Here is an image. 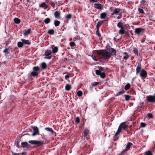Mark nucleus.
Instances as JSON below:
<instances>
[{
  "instance_id": "obj_7",
  "label": "nucleus",
  "mask_w": 155,
  "mask_h": 155,
  "mask_svg": "<svg viewBox=\"0 0 155 155\" xmlns=\"http://www.w3.org/2000/svg\"><path fill=\"white\" fill-rule=\"evenodd\" d=\"M52 53L51 51L50 50H46L45 53L44 55L46 57V58L48 59H51V58L52 56L51 55Z\"/></svg>"
},
{
  "instance_id": "obj_8",
  "label": "nucleus",
  "mask_w": 155,
  "mask_h": 155,
  "mask_svg": "<svg viewBox=\"0 0 155 155\" xmlns=\"http://www.w3.org/2000/svg\"><path fill=\"white\" fill-rule=\"evenodd\" d=\"M134 32L138 35H140L141 34L144 32V29L141 28H137L135 29Z\"/></svg>"
},
{
  "instance_id": "obj_10",
  "label": "nucleus",
  "mask_w": 155,
  "mask_h": 155,
  "mask_svg": "<svg viewBox=\"0 0 155 155\" xmlns=\"http://www.w3.org/2000/svg\"><path fill=\"white\" fill-rule=\"evenodd\" d=\"M95 71L96 74L98 75H100L101 78L104 79L106 77V75L104 72H101L100 70H96Z\"/></svg>"
},
{
  "instance_id": "obj_6",
  "label": "nucleus",
  "mask_w": 155,
  "mask_h": 155,
  "mask_svg": "<svg viewBox=\"0 0 155 155\" xmlns=\"http://www.w3.org/2000/svg\"><path fill=\"white\" fill-rule=\"evenodd\" d=\"M146 98L148 102L153 103H155V95L147 96Z\"/></svg>"
},
{
  "instance_id": "obj_37",
  "label": "nucleus",
  "mask_w": 155,
  "mask_h": 155,
  "mask_svg": "<svg viewBox=\"0 0 155 155\" xmlns=\"http://www.w3.org/2000/svg\"><path fill=\"white\" fill-rule=\"evenodd\" d=\"M18 46L19 48H21L23 45V42L21 41L19 42L18 43Z\"/></svg>"
},
{
  "instance_id": "obj_2",
  "label": "nucleus",
  "mask_w": 155,
  "mask_h": 155,
  "mask_svg": "<svg viewBox=\"0 0 155 155\" xmlns=\"http://www.w3.org/2000/svg\"><path fill=\"white\" fill-rule=\"evenodd\" d=\"M97 53L101 55V58L106 60H108L111 56V54L106 50H99L97 51Z\"/></svg>"
},
{
  "instance_id": "obj_17",
  "label": "nucleus",
  "mask_w": 155,
  "mask_h": 155,
  "mask_svg": "<svg viewBox=\"0 0 155 155\" xmlns=\"http://www.w3.org/2000/svg\"><path fill=\"white\" fill-rule=\"evenodd\" d=\"M21 41L24 44L28 45H30L31 44V43L28 40H25L22 39H21Z\"/></svg>"
},
{
  "instance_id": "obj_56",
  "label": "nucleus",
  "mask_w": 155,
  "mask_h": 155,
  "mask_svg": "<svg viewBox=\"0 0 155 155\" xmlns=\"http://www.w3.org/2000/svg\"><path fill=\"white\" fill-rule=\"evenodd\" d=\"M50 5L52 7H54L55 6V4L53 2H51Z\"/></svg>"
},
{
  "instance_id": "obj_51",
  "label": "nucleus",
  "mask_w": 155,
  "mask_h": 155,
  "mask_svg": "<svg viewBox=\"0 0 155 155\" xmlns=\"http://www.w3.org/2000/svg\"><path fill=\"white\" fill-rule=\"evenodd\" d=\"M140 125L141 127H144L146 126V124L145 123L142 122L140 123Z\"/></svg>"
},
{
  "instance_id": "obj_33",
  "label": "nucleus",
  "mask_w": 155,
  "mask_h": 155,
  "mask_svg": "<svg viewBox=\"0 0 155 155\" xmlns=\"http://www.w3.org/2000/svg\"><path fill=\"white\" fill-rule=\"evenodd\" d=\"M130 87V85L129 83H127V84L124 86V89L125 90H127L129 89Z\"/></svg>"
},
{
  "instance_id": "obj_14",
  "label": "nucleus",
  "mask_w": 155,
  "mask_h": 155,
  "mask_svg": "<svg viewBox=\"0 0 155 155\" xmlns=\"http://www.w3.org/2000/svg\"><path fill=\"white\" fill-rule=\"evenodd\" d=\"M94 7L95 8L99 10L103 9V6L100 4H94Z\"/></svg>"
},
{
  "instance_id": "obj_23",
  "label": "nucleus",
  "mask_w": 155,
  "mask_h": 155,
  "mask_svg": "<svg viewBox=\"0 0 155 155\" xmlns=\"http://www.w3.org/2000/svg\"><path fill=\"white\" fill-rule=\"evenodd\" d=\"M45 130L51 132L52 134H53L54 132L51 128L46 127L45 128Z\"/></svg>"
},
{
  "instance_id": "obj_59",
  "label": "nucleus",
  "mask_w": 155,
  "mask_h": 155,
  "mask_svg": "<svg viewBox=\"0 0 155 155\" xmlns=\"http://www.w3.org/2000/svg\"><path fill=\"white\" fill-rule=\"evenodd\" d=\"M145 38H143L141 40V42L142 43H143L145 41Z\"/></svg>"
},
{
  "instance_id": "obj_52",
  "label": "nucleus",
  "mask_w": 155,
  "mask_h": 155,
  "mask_svg": "<svg viewBox=\"0 0 155 155\" xmlns=\"http://www.w3.org/2000/svg\"><path fill=\"white\" fill-rule=\"evenodd\" d=\"M91 57H92V59L96 61H97L98 60L96 58V57L95 55H92L91 56Z\"/></svg>"
},
{
  "instance_id": "obj_45",
  "label": "nucleus",
  "mask_w": 155,
  "mask_h": 155,
  "mask_svg": "<svg viewBox=\"0 0 155 155\" xmlns=\"http://www.w3.org/2000/svg\"><path fill=\"white\" fill-rule=\"evenodd\" d=\"M145 2H146V1H145L144 0H142L140 2V3L141 5L144 6L145 5Z\"/></svg>"
},
{
  "instance_id": "obj_63",
  "label": "nucleus",
  "mask_w": 155,
  "mask_h": 155,
  "mask_svg": "<svg viewBox=\"0 0 155 155\" xmlns=\"http://www.w3.org/2000/svg\"><path fill=\"white\" fill-rule=\"evenodd\" d=\"M26 153L25 152H23L22 153H21V155H24V154H25Z\"/></svg>"
},
{
  "instance_id": "obj_61",
  "label": "nucleus",
  "mask_w": 155,
  "mask_h": 155,
  "mask_svg": "<svg viewBox=\"0 0 155 155\" xmlns=\"http://www.w3.org/2000/svg\"><path fill=\"white\" fill-rule=\"evenodd\" d=\"M51 2L50 0H45V2L46 3H48V2Z\"/></svg>"
},
{
  "instance_id": "obj_55",
  "label": "nucleus",
  "mask_w": 155,
  "mask_h": 155,
  "mask_svg": "<svg viewBox=\"0 0 155 155\" xmlns=\"http://www.w3.org/2000/svg\"><path fill=\"white\" fill-rule=\"evenodd\" d=\"M100 70V71H104V68L101 67H99V70Z\"/></svg>"
},
{
  "instance_id": "obj_43",
  "label": "nucleus",
  "mask_w": 155,
  "mask_h": 155,
  "mask_svg": "<svg viewBox=\"0 0 155 155\" xmlns=\"http://www.w3.org/2000/svg\"><path fill=\"white\" fill-rule=\"evenodd\" d=\"M72 15L71 14H68L66 15L65 17L68 19H70L71 18Z\"/></svg>"
},
{
  "instance_id": "obj_32",
  "label": "nucleus",
  "mask_w": 155,
  "mask_h": 155,
  "mask_svg": "<svg viewBox=\"0 0 155 155\" xmlns=\"http://www.w3.org/2000/svg\"><path fill=\"white\" fill-rule=\"evenodd\" d=\"M119 33L120 34L122 35L125 33V30L124 28H121L119 31Z\"/></svg>"
},
{
  "instance_id": "obj_48",
  "label": "nucleus",
  "mask_w": 155,
  "mask_h": 155,
  "mask_svg": "<svg viewBox=\"0 0 155 155\" xmlns=\"http://www.w3.org/2000/svg\"><path fill=\"white\" fill-rule=\"evenodd\" d=\"M99 29H97V30L96 31V34L98 37H100L101 35L99 31Z\"/></svg>"
},
{
  "instance_id": "obj_4",
  "label": "nucleus",
  "mask_w": 155,
  "mask_h": 155,
  "mask_svg": "<svg viewBox=\"0 0 155 155\" xmlns=\"http://www.w3.org/2000/svg\"><path fill=\"white\" fill-rule=\"evenodd\" d=\"M33 71L31 73V76L35 77L38 75L40 72V68L38 66H34L33 68Z\"/></svg>"
},
{
  "instance_id": "obj_3",
  "label": "nucleus",
  "mask_w": 155,
  "mask_h": 155,
  "mask_svg": "<svg viewBox=\"0 0 155 155\" xmlns=\"http://www.w3.org/2000/svg\"><path fill=\"white\" fill-rule=\"evenodd\" d=\"M128 125L126 124V122L121 123L118 127V130L114 135V137H116L121 132L122 130H125L127 127Z\"/></svg>"
},
{
  "instance_id": "obj_24",
  "label": "nucleus",
  "mask_w": 155,
  "mask_h": 155,
  "mask_svg": "<svg viewBox=\"0 0 155 155\" xmlns=\"http://www.w3.org/2000/svg\"><path fill=\"white\" fill-rule=\"evenodd\" d=\"M54 31L53 29L49 30L48 32V33L51 35H53L54 34Z\"/></svg>"
},
{
  "instance_id": "obj_41",
  "label": "nucleus",
  "mask_w": 155,
  "mask_h": 155,
  "mask_svg": "<svg viewBox=\"0 0 155 155\" xmlns=\"http://www.w3.org/2000/svg\"><path fill=\"white\" fill-rule=\"evenodd\" d=\"M75 122L77 124H79L80 122V119L79 117H77L75 119Z\"/></svg>"
},
{
  "instance_id": "obj_54",
  "label": "nucleus",
  "mask_w": 155,
  "mask_h": 155,
  "mask_svg": "<svg viewBox=\"0 0 155 155\" xmlns=\"http://www.w3.org/2000/svg\"><path fill=\"white\" fill-rule=\"evenodd\" d=\"M69 75L70 74L68 73L67 75H66L65 76V79L66 80H67L69 77Z\"/></svg>"
},
{
  "instance_id": "obj_39",
  "label": "nucleus",
  "mask_w": 155,
  "mask_h": 155,
  "mask_svg": "<svg viewBox=\"0 0 155 155\" xmlns=\"http://www.w3.org/2000/svg\"><path fill=\"white\" fill-rule=\"evenodd\" d=\"M9 51V49L8 48H6L3 51V52L5 53V55L6 56H8L7 54L9 53L8 52V51Z\"/></svg>"
},
{
  "instance_id": "obj_49",
  "label": "nucleus",
  "mask_w": 155,
  "mask_h": 155,
  "mask_svg": "<svg viewBox=\"0 0 155 155\" xmlns=\"http://www.w3.org/2000/svg\"><path fill=\"white\" fill-rule=\"evenodd\" d=\"M70 45L71 47H73L75 45V44L74 42H71L70 43Z\"/></svg>"
},
{
  "instance_id": "obj_12",
  "label": "nucleus",
  "mask_w": 155,
  "mask_h": 155,
  "mask_svg": "<svg viewBox=\"0 0 155 155\" xmlns=\"http://www.w3.org/2000/svg\"><path fill=\"white\" fill-rule=\"evenodd\" d=\"M123 58L122 59L123 61L124 60L125 61V62H126V61L128 58L130 57V56L126 52H124L123 53Z\"/></svg>"
},
{
  "instance_id": "obj_46",
  "label": "nucleus",
  "mask_w": 155,
  "mask_h": 155,
  "mask_svg": "<svg viewBox=\"0 0 155 155\" xmlns=\"http://www.w3.org/2000/svg\"><path fill=\"white\" fill-rule=\"evenodd\" d=\"M98 84L99 83L98 82H95L92 83L91 84L93 86L95 87L97 86Z\"/></svg>"
},
{
  "instance_id": "obj_62",
  "label": "nucleus",
  "mask_w": 155,
  "mask_h": 155,
  "mask_svg": "<svg viewBox=\"0 0 155 155\" xmlns=\"http://www.w3.org/2000/svg\"><path fill=\"white\" fill-rule=\"evenodd\" d=\"M124 34H125V35H126V36H128L129 35V34H128V32L127 31H126V32L125 31V33Z\"/></svg>"
},
{
  "instance_id": "obj_28",
  "label": "nucleus",
  "mask_w": 155,
  "mask_h": 155,
  "mask_svg": "<svg viewBox=\"0 0 155 155\" xmlns=\"http://www.w3.org/2000/svg\"><path fill=\"white\" fill-rule=\"evenodd\" d=\"M51 19L49 18H47L44 21V22L46 24L49 23Z\"/></svg>"
},
{
  "instance_id": "obj_25",
  "label": "nucleus",
  "mask_w": 155,
  "mask_h": 155,
  "mask_svg": "<svg viewBox=\"0 0 155 155\" xmlns=\"http://www.w3.org/2000/svg\"><path fill=\"white\" fill-rule=\"evenodd\" d=\"M71 88V86L70 85L67 84L65 87V89L66 91H69Z\"/></svg>"
},
{
  "instance_id": "obj_57",
  "label": "nucleus",
  "mask_w": 155,
  "mask_h": 155,
  "mask_svg": "<svg viewBox=\"0 0 155 155\" xmlns=\"http://www.w3.org/2000/svg\"><path fill=\"white\" fill-rule=\"evenodd\" d=\"M91 2H97V0H89Z\"/></svg>"
},
{
  "instance_id": "obj_13",
  "label": "nucleus",
  "mask_w": 155,
  "mask_h": 155,
  "mask_svg": "<svg viewBox=\"0 0 155 155\" xmlns=\"http://www.w3.org/2000/svg\"><path fill=\"white\" fill-rule=\"evenodd\" d=\"M142 69L141 64L138 63V65L136 68V74H139L140 71L141 72Z\"/></svg>"
},
{
  "instance_id": "obj_20",
  "label": "nucleus",
  "mask_w": 155,
  "mask_h": 155,
  "mask_svg": "<svg viewBox=\"0 0 155 155\" xmlns=\"http://www.w3.org/2000/svg\"><path fill=\"white\" fill-rule=\"evenodd\" d=\"M28 143L26 142H22L21 143V147L23 148H25L27 147V146L29 145Z\"/></svg>"
},
{
  "instance_id": "obj_5",
  "label": "nucleus",
  "mask_w": 155,
  "mask_h": 155,
  "mask_svg": "<svg viewBox=\"0 0 155 155\" xmlns=\"http://www.w3.org/2000/svg\"><path fill=\"white\" fill-rule=\"evenodd\" d=\"M28 143L31 144L37 145L38 147L41 146L44 144L43 142L36 140H29Z\"/></svg>"
},
{
  "instance_id": "obj_30",
  "label": "nucleus",
  "mask_w": 155,
  "mask_h": 155,
  "mask_svg": "<svg viewBox=\"0 0 155 155\" xmlns=\"http://www.w3.org/2000/svg\"><path fill=\"white\" fill-rule=\"evenodd\" d=\"M132 145V143L130 142H128L126 146V149H127V150H129L131 146Z\"/></svg>"
},
{
  "instance_id": "obj_50",
  "label": "nucleus",
  "mask_w": 155,
  "mask_h": 155,
  "mask_svg": "<svg viewBox=\"0 0 155 155\" xmlns=\"http://www.w3.org/2000/svg\"><path fill=\"white\" fill-rule=\"evenodd\" d=\"M20 141V140H17V146L18 148H20L21 147L19 145Z\"/></svg>"
},
{
  "instance_id": "obj_36",
  "label": "nucleus",
  "mask_w": 155,
  "mask_h": 155,
  "mask_svg": "<svg viewBox=\"0 0 155 155\" xmlns=\"http://www.w3.org/2000/svg\"><path fill=\"white\" fill-rule=\"evenodd\" d=\"M42 68L43 69H45L47 67V65L45 63L43 62L41 64Z\"/></svg>"
},
{
  "instance_id": "obj_42",
  "label": "nucleus",
  "mask_w": 155,
  "mask_h": 155,
  "mask_svg": "<svg viewBox=\"0 0 155 155\" xmlns=\"http://www.w3.org/2000/svg\"><path fill=\"white\" fill-rule=\"evenodd\" d=\"M77 94L78 97H81L82 95V92L81 91H79L77 92Z\"/></svg>"
},
{
  "instance_id": "obj_11",
  "label": "nucleus",
  "mask_w": 155,
  "mask_h": 155,
  "mask_svg": "<svg viewBox=\"0 0 155 155\" xmlns=\"http://www.w3.org/2000/svg\"><path fill=\"white\" fill-rule=\"evenodd\" d=\"M140 76L143 78H146L147 76V71L144 69L141 70V71L140 74Z\"/></svg>"
},
{
  "instance_id": "obj_16",
  "label": "nucleus",
  "mask_w": 155,
  "mask_h": 155,
  "mask_svg": "<svg viewBox=\"0 0 155 155\" xmlns=\"http://www.w3.org/2000/svg\"><path fill=\"white\" fill-rule=\"evenodd\" d=\"M109 51L111 52L110 53L111 55L116 56V50L113 48H110L109 49Z\"/></svg>"
},
{
  "instance_id": "obj_29",
  "label": "nucleus",
  "mask_w": 155,
  "mask_h": 155,
  "mask_svg": "<svg viewBox=\"0 0 155 155\" xmlns=\"http://www.w3.org/2000/svg\"><path fill=\"white\" fill-rule=\"evenodd\" d=\"M88 130L87 129H85L83 132L84 136L86 137L88 134Z\"/></svg>"
},
{
  "instance_id": "obj_15",
  "label": "nucleus",
  "mask_w": 155,
  "mask_h": 155,
  "mask_svg": "<svg viewBox=\"0 0 155 155\" xmlns=\"http://www.w3.org/2000/svg\"><path fill=\"white\" fill-rule=\"evenodd\" d=\"M52 50V52L54 54L58 52V48L57 46H55L54 45H52L51 47Z\"/></svg>"
},
{
  "instance_id": "obj_22",
  "label": "nucleus",
  "mask_w": 155,
  "mask_h": 155,
  "mask_svg": "<svg viewBox=\"0 0 155 155\" xmlns=\"http://www.w3.org/2000/svg\"><path fill=\"white\" fill-rule=\"evenodd\" d=\"M14 21L15 23L18 24L21 22V20L18 18H15L14 19Z\"/></svg>"
},
{
  "instance_id": "obj_60",
  "label": "nucleus",
  "mask_w": 155,
  "mask_h": 155,
  "mask_svg": "<svg viewBox=\"0 0 155 155\" xmlns=\"http://www.w3.org/2000/svg\"><path fill=\"white\" fill-rule=\"evenodd\" d=\"M12 155H20V153H12Z\"/></svg>"
},
{
  "instance_id": "obj_35",
  "label": "nucleus",
  "mask_w": 155,
  "mask_h": 155,
  "mask_svg": "<svg viewBox=\"0 0 155 155\" xmlns=\"http://www.w3.org/2000/svg\"><path fill=\"white\" fill-rule=\"evenodd\" d=\"M133 49V52L134 53L137 54V56H138V51L137 49L135 48H134Z\"/></svg>"
},
{
  "instance_id": "obj_58",
  "label": "nucleus",
  "mask_w": 155,
  "mask_h": 155,
  "mask_svg": "<svg viewBox=\"0 0 155 155\" xmlns=\"http://www.w3.org/2000/svg\"><path fill=\"white\" fill-rule=\"evenodd\" d=\"M128 150H127V149H125L124 150L121 152V154H122L124 153L126 151Z\"/></svg>"
},
{
  "instance_id": "obj_53",
  "label": "nucleus",
  "mask_w": 155,
  "mask_h": 155,
  "mask_svg": "<svg viewBox=\"0 0 155 155\" xmlns=\"http://www.w3.org/2000/svg\"><path fill=\"white\" fill-rule=\"evenodd\" d=\"M147 116L150 118H152L153 117V116L151 113H148L147 114Z\"/></svg>"
},
{
  "instance_id": "obj_18",
  "label": "nucleus",
  "mask_w": 155,
  "mask_h": 155,
  "mask_svg": "<svg viewBox=\"0 0 155 155\" xmlns=\"http://www.w3.org/2000/svg\"><path fill=\"white\" fill-rule=\"evenodd\" d=\"M60 12L59 11H56L54 13V16L56 18H58L60 15Z\"/></svg>"
},
{
  "instance_id": "obj_27",
  "label": "nucleus",
  "mask_w": 155,
  "mask_h": 155,
  "mask_svg": "<svg viewBox=\"0 0 155 155\" xmlns=\"http://www.w3.org/2000/svg\"><path fill=\"white\" fill-rule=\"evenodd\" d=\"M31 31V29H29L28 30L25 31L24 32V35L25 36H26L29 35Z\"/></svg>"
},
{
  "instance_id": "obj_1",
  "label": "nucleus",
  "mask_w": 155,
  "mask_h": 155,
  "mask_svg": "<svg viewBox=\"0 0 155 155\" xmlns=\"http://www.w3.org/2000/svg\"><path fill=\"white\" fill-rule=\"evenodd\" d=\"M110 11L111 13V17L116 18L115 16H113V15H117L118 16L116 17L117 19H120L122 17V14L123 13L122 11V9H120V8H117L114 7H112L109 8Z\"/></svg>"
},
{
  "instance_id": "obj_64",
  "label": "nucleus",
  "mask_w": 155,
  "mask_h": 155,
  "mask_svg": "<svg viewBox=\"0 0 155 155\" xmlns=\"http://www.w3.org/2000/svg\"><path fill=\"white\" fill-rule=\"evenodd\" d=\"M27 1L28 3H30L31 2L30 0H27Z\"/></svg>"
},
{
  "instance_id": "obj_44",
  "label": "nucleus",
  "mask_w": 155,
  "mask_h": 155,
  "mask_svg": "<svg viewBox=\"0 0 155 155\" xmlns=\"http://www.w3.org/2000/svg\"><path fill=\"white\" fill-rule=\"evenodd\" d=\"M145 155H153L152 153L150 151H148L145 153Z\"/></svg>"
},
{
  "instance_id": "obj_26",
  "label": "nucleus",
  "mask_w": 155,
  "mask_h": 155,
  "mask_svg": "<svg viewBox=\"0 0 155 155\" xmlns=\"http://www.w3.org/2000/svg\"><path fill=\"white\" fill-rule=\"evenodd\" d=\"M117 26L121 29L123 28L124 27L123 26V24L122 22H120L117 24Z\"/></svg>"
},
{
  "instance_id": "obj_21",
  "label": "nucleus",
  "mask_w": 155,
  "mask_h": 155,
  "mask_svg": "<svg viewBox=\"0 0 155 155\" xmlns=\"http://www.w3.org/2000/svg\"><path fill=\"white\" fill-rule=\"evenodd\" d=\"M39 7L42 8H44L45 9H46L48 6L46 5L45 2H42L39 5Z\"/></svg>"
},
{
  "instance_id": "obj_40",
  "label": "nucleus",
  "mask_w": 155,
  "mask_h": 155,
  "mask_svg": "<svg viewBox=\"0 0 155 155\" xmlns=\"http://www.w3.org/2000/svg\"><path fill=\"white\" fill-rule=\"evenodd\" d=\"M125 97V100L126 101H128L129 100L130 96L128 95H124Z\"/></svg>"
},
{
  "instance_id": "obj_38",
  "label": "nucleus",
  "mask_w": 155,
  "mask_h": 155,
  "mask_svg": "<svg viewBox=\"0 0 155 155\" xmlns=\"http://www.w3.org/2000/svg\"><path fill=\"white\" fill-rule=\"evenodd\" d=\"M60 23V22L59 21L56 20L54 22V25L56 27H57L59 25Z\"/></svg>"
},
{
  "instance_id": "obj_47",
  "label": "nucleus",
  "mask_w": 155,
  "mask_h": 155,
  "mask_svg": "<svg viewBox=\"0 0 155 155\" xmlns=\"http://www.w3.org/2000/svg\"><path fill=\"white\" fill-rule=\"evenodd\" d=\"M138 10L140 13L143 14L144 13V12L143 10L142 9H141L140 8H138Z\"/></svg>"
},
{
  "instance_id": "obj_9",
  "label": "nucleus",
  "mask_w": 155,
  "mask_h": 155,
  "mask_svg": "<svg viewBox=\"0 0 155 155\" xmlns=\"http://www.w3.org/2000/svg\"><path fill=\"white\" fill-rule=\"evenodd\" d=\"M32 128L34 131L33 133L32 134L33 136H35L37 135H39L40 134L38 129L37 127H32Z\"/></svg>"
},
{
  "instance_id": "obj_19",
  "label": "nucleus",
  "mask_w": 155,
  "mask_h": 155,
  "mask_svg": "<svg viewBox=\"0 0 155 155\" xmlns=\"http://www.w3.org/2000/svg\"><path fill=\"white\" fill-rule=\"evenodd\" d=\"M103 23L104 21H98L96 25V27L97 28V29H99L100 27Z\"/></svg>"
},
{
  "instance_id": "obj_31",
  "label": "nucleus",
  "mask_w": 155,
  "mask_h": 155,
  "mask_svg": "<svg viewBox=\"0 0 155 155\" xmlns=\"http://www.w3.org/2000/svg\"><path fill=\"white\" fill-rule=\"evenodd\" d=\"M125 91L124 90H122L121 91H120L118 92L116 95V96H118L119 95H121V94H123L124 93Z\"/></svg>"
},
{
  "instance_id": "obj_34",
  "label": "nucleus",
  "mask_w": 155,
  "mask_h": 155,
  "mask_svg": "<svg viewBox=\"0 0 155 155\" xmlns=\"http://www.w3.org/2000/svg\"><path fill=\"white\" fill-rule=\"evenodd\" d=\"M106 13L105 12H103L101 13L100 15V17L102 18H104L106 16Z\"/></svg>"
}]
</instances>
